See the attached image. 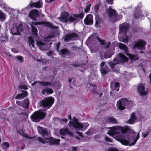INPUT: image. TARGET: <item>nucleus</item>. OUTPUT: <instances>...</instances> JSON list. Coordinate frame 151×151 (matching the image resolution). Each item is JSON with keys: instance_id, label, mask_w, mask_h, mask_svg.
I'll use <instances>...</instances> for the list:
<instances>
[{"instance_id": "1", "label": "nucleus", "mask_w": 151, "mask_h": 151, "mask_svg": "<svg viewBox=\"0 0 151 151\" xmlns=\"http://www.w3.org/2000/svg\"><path fill=\"white\" fill-rule=\"evenodd\" d=\"M109 129V130L107 132V134L112 136L124 145L132 146L134 145L139 138L140 132L136 136L131 134H123L127 132L131 133H135V131L128 126L123 127L120 126H116L110 127Z\"/></svg>"}, {"instance_id": "2", "label": "nucleus", "mask_w": 151, "mask_h": 151, "mask_svg": "<svg viewBox=\"0 0 151 151\" xmlns=\"http://www.w3.org/2000/svg\"><path fill=\"white\" fill-rule=\"evenodd\" d=\"M41 24L47 27H49L51 29H54V30L52 29V30L53 31L52 34L50 35L47 37L44 38V41H49L56 35H58V31L57 29L58 28V27L53 26L51 23L46 22H33L31 24V26L32 30V35L34 36V38L35 39L36 41H37V40L35 39V37H37L38 36L37 34V29L34 27V26Z\"/></svg>"}, {"instance_id": "3", "label": "nucleus", "mask_w": 151, "mask_h": 151, "mask_svg": "<svg viewBox=\"0 0 151 151\" xmlns=\"http://www.w3.org/2000/svg\"><path fill=\"white\" fill-rule=\"evenodd\" d=\"M37 129L39 133L44 138V139L38 138V140L39 142L43 144L49 143L50 144H58L59 143L60 139L50 137V132L49 130L40 126L38 127Z\"/></svg>"}, {"instance_id": "4", "label": "nucleus", "mask_w": 151, "mask_h": 151, "mask_svg": "<svg viewBox=\"0 0 151 151\" xmlns=\"http://www.w3.org/2000/svg\"><path fill=\"white\" fill-rule=\"evenodd\" d=\"M129 28V25L128 24L123 23L120 25L119 32V39L120 41L124 42H128V38L127 37H126L125 38H122V36L126 34L128 29Z\"/></svg>"}, {"instance_id": "5", "label": "nucleus", "mask_w": 151, "mask_h": 151, "mask_svg": "<svg viewBox=\"0 0 151 151\" xmlns=\"http://www.w3.org/2000/svg\"><path fill=\"white\" fill-rule=\"evenodd\" d=\"M88 125V124L87 123H79L78 119L75 117L73 118V122H70L69 124L70 127L73 126L74 128L78 129L81 131L86 129Z\"/></svg>"}, {"instance_id": "6", "label": "nucleus", "mask_w": 151, "mask_h": 151, "mask_svg": "<svg viewBox=\"0 0 151 151\" xmlns=\"http://www.w3.org/2000/svg\"><path fill=\"white\" fill-rule=\"evenodd\" d=\"M46 114L45 111L40 109L34 112L31 116V118L34 122H38L40 119H44Z\"/></svg>"}, {"instance_id": "7", "label": "nucleus", "mask_w": 151, "mask_h": 151, "mask_svg": "<svg viewBox=\"0 0 151 151\" xmlns=\"http://www.w3.org/2000/svg\"><path fill=\"white\" fill-rule=\"evenodd\" d=\"M128 60V58L124 55L120 53L113 60V62H111L109 63V65L111 67L113 68L117 64L123 61H127Z\"/></svg>"}, {"instance_id": "8", "label": "nucleus", "mask_w": 151, "mask_h": 151, "mask_svg": "<svg viewBox=\"0 0 151 151\" xmlns=\"http://www.w3.org/2000/svg\"><path fill=\"white\" fill-rule=\"evenodd\" d=\"M133 102L131 100L129 101L126 98H121L117 102V106L120 110L125 109V106L127 105L131 106Z\"/></svg>"}, {"instance_id": "9", "label": "nucleus", "mask_w": 151, "mask_h": 151, "mask_svg": "<svg viewBox=\"0 0 151 151\" xmlns=\"http://www.w3.org/2000/svg\"><path fill=\"white\" fill-rule=\"evenodd\" d=\"M54 99L53 97L47 98L40 101V105L44 107L50 108L53 104Z\"/></svg>"}, {"instance_id": "10", "label": "nucleus", "mask_w": 151, "mask_h": 151, "mask_svg": "<svg viewBox=\"0 0 151 151\" xmlns=\"http://www.w3.org/2000/svg\"><path fill=\"white\" fill-rule=\"evenodd\" d=\"M118 46L121 49L124 50L127 55L132 60H136L138 59L139 58L137 55H132L128 53L127 47L125 45L122 43H119V44Z\"/></svg>"}, {"instance_id": "11", "label": "nucleus", "mask_w": 151, "mask_h": 151, "mask_svg": "<svg viewBox=\"0 0 151 151\" xmlns=\"http://www.w3.org/2000/svg\"><path fill=\"white\" fill-rule=\"evenodd\" d=\"M146 42L145 41L140 40L134 45V48H136L140 50H143L145 48V45Z\"/></svg>"}, {"instance_id": "12", "label": "nucleus", "mask_w": 151, "mask_h": 151, "mask_svg": "<svg viewBox=\"0 0 151 151\" xmlns=\"http://www.w3.org/2000/svg\"><path fill=\"white\" fill-rule=\"evenodd\" d=\"M106 13L111 19H114L117 16L116 11L111 7L107 9Z\"/></svg>"}, {"instance_id": "13", "label": "nucleus", "mask_w": 151, "mask_h": 151, "mask_svg": "<svg viewBox=\"0 0 151 151\" xmlns=\"http://www.w3.org/2000/svg\"><path fill=\"white\" fill-rule=\"evenodd\" d=\"M138 91L141 95H145L147 93V89L145 88V84H140L138 87Z\"/></svg>"}, {"instance_id": "14", "label": "nucleus", "mask_w": 151, "mask_h": 151, "mask_svg": "<svg viewBox=\"0 0 151 151\" xmlns=\"http://www.w3.org/2000/svg\"><path fill=\"white\" fill-rule=\"evenodd\" d=\"M69 16V13L66 12H64L62 13L60 17L58 18L60 21L66 22H68V17Z\"/></svg>"}, {"instance_id": "15", "label": "nucleus", "mask_w": 151, "mask_h": 151, "mask_svg": "<svg viewBox=\"0 0 151 151\" xmlns=\"http://www.w3.org/2000/svg\"><path fill=\"white\" fill-rule=\"evenodd\" d=\"M20 27H18L16 24H14L10 29L11 32L13 35H19L20 32Z\"/></svg>"}, {"instance_id": "16", "label": "nucleus", "mask_w": 151, "mask_h": 151, "mask_svg": "<svg viewBox=\"0 0 151 151\" xmlns=\"http://www.w3.org/2000/svg\"><path fill=\"white\" fill-rule=\"evenodd\" d=\"M93 15L91 14H89L87 15L84 20L85 24L87 25H92L93 23Z\"/></svg>"}, {"instance_id": "17", "label": "nucleus", "mask_w": 151, "mask_h": 151, "mask_svg": "<svg viewBox=\"0 0 151 151\" xmlns=\"http://www.w3.org/2000/svg\"><path fill=\"white\" fill-rule=\"evenodd\" d=\"M86 86L87 88H89V89L91 90L92 92L94 94H96L99 97H100L101 96L102 94L101 93H98V92H96V91H94L97 88L96 85L89 83Z\"/></svg>"}, {"instance_id": "18", "label": "nucleus", "mask_w": 151, "mask_h": 151, "mask_svg": "<svg viewBox=\"0 0 151 151\" xmlns=\"http://www.w3.org/2000/svg\"><path fill=\"white\" fill-rule=\"evenodd\" d=\"M78 37L76 33H69L65 35L64 39L65 41H68L72 39H74Z\"/></svg>"}, {"instance_id": "19", "label": "nucleus", "mask_w": 151, "mask_h": 151, "mask_svg": "<svg viewBox=\"0 0 151 151\" xmlns=\"http://www.w3.org/2000/svg\"><path fill=\"white\" fill-rule=\"evenodd\" d=\"M59 132L61 135L64 136L68 135L70 137H73V134L70 132L67 129L62 128L60 130Z\"/></svg>"}, {"instance_id": "20", "label": "nucleus", "mask_w": 151, "mask_h": 151, "mask_svg": "<svg viewBox=\"0 0 151 151\" xmlns=\"http://www.w3.org/2000/svg\"><path fill=\"white\" fill-rule=\"evenodd\" d=\"M39 13L37 10L31 11L29 14L30 18L34 20H36L37 17L39 15Z\"/></svg>"}, {"instance_id": "21", "label": "nucleus", "mask_w": 151, "mask_h": 151, "mask_svg": "<svg viewBox=\"0 0 151 151\" xmlns=\"http://www.w3.org/2000/svg\"><path fill=\"white\" fill-rule=\"evenodd\" d=\"M96 35V34H93L92 36V37H94L95 36L96 37V38H95V40L96 41L99 42L101 45H104L106 47V48H108L110 44V42H108L106 43L104 40H101V39L97 37V35Z\"/></svg>"}, {"instance_id": "22", "label": "nucleus", "mask_w": 151, "mask_h": 151, "mask_svg": "<svg viewBox=\"0 0 151 151\" xmlns=\"http://www.w3.org/2000/svg\"><path fill=\"white\" fill-rule=\"evenodd\" d=\"M106 63L103 62L101 64V68L100 71L101 73L103 74H106L108 71V67L106 65Z\"/></svg>"}, {"instance_id": "23", "label": "nucleus", "mask_w": 151, "mask_h": 151, "mask_svg": "<svg viewBox=\"0 0 151 151\" xmlns=\"http://www.w3.org/2000/svg\"><path fill=\"white\" fill-rule=\"evenodd\" d=\"M78 16L76 14H74L71 15L68 18V22L71 23H76L78 22Z\"/></svg>"}, {"instance_id": "24", "label": "nucleus", "mask_w": 151, "mask_h": 151, "mask_svg": "<svg viewBox=\"0 0 151 151\" xmlns=\"http://www.w3.org/2000/svg\"><path fill=\"white\" fill-rule=\"evenodd\" d=\"M31 7H34L37 8H40L42 7L43 4L41 0H39L36 3H32L30 4Z\"/></svg>"}, {"instance_id": "25", "label": "nucleus", "mask_w": 151, "mask_h": 151, "mask_svg": "<svg viewBox=\"0 0 151 151\" xmlns=\"http://www.w3.org/2000/svg\"><path fill=\"white\" fill-rule=\"evenodd\" d=\"M28 95V93L27 91H22V94H17L15 97V98L17 99H22L27 96Z\"/></svg>"}, {"instance_id": "26", "label": "nucleus", "mask_w": 151, "mask_h": 151, "mask_svg": "<svg viewBox=\"0 0 151 151\" xmlns=\"http://www.w3.org/2000/svg\"><path fill=\"white\" fill-rule=\"evenodd\" d=\"M37 46L40 50H43L47 49V45L42 41H38L37 42Z\"/></svg>"}, {"instance_id": "27", "label": "nucleus", "mask_w": 151, "mask_h": 151, "mask_svg": "<svg viewBox=\"0 0 151 151\" xmlns=\"http://www.w3.org/2000/svg\"><path fill=\"white\" fill-rule=\"evenodd\" d=\"M41 93L43 94H45L46 93L47 94H52L53 93V91L52 89L50 88H46L43 89Z\"/></svg>"}, {"instance_id": "28", "label": "nucleus", "mask_w": 151, "mask_h": 151, "mask_svg": "<svg viewBox=\"0 0 151 151\" xmlns=\"http://www.w3.org/2000/svg\"><path fill=\"white\" fill-rule=\"evenodd\" d=\"M136 119V118L135 116L134 113H132L131 115L130 119L128 120L127 123L130 124H133L135 121Z\"/></svg>"}, {"instance_id": "29", "label": "nucleus", "mask_w": 151, "mask_h": 151, "mask_svg": "<svg viewBox=\"0 0 151 151\" xmlns=\"http://www.w3.org/2000/svg\"><path fill=\"white\" fill-rule=\"evenodd\" d=\"M151 132V127L148 128L146 131L143 132L142 133V136L144 138L146 137L149 134L150 132Z\"/></svg>"}, {"instance_id": "30", "label": "nucleus", "mask_w": 151, "mask_h": 151, "mask_svg": "<svg viewBox=\"0 0 151 151\" xmlns=\"http://www.w3.org/2000/svg\"><path fill=\"white\" fill-rule=\"evenodd\" d=\"M28 42L29 43L30 47H34V44L35 41L33 38L31 37H29L28 38Z\"/></svg>"}, {"instance_id": "31", "label": "nucleus", "mask_w": 151, "mask_h": 151, "mask_svg": "<svg viewBox=\"0 0 151 151\" xmlns=\"http://www.w3.org/2000/svg\"><path fill=\"white\" fill-rule=\"evenodd\" d=\"M107 122L113 124H117V121L114 118L112 117H109L107 119Z\"/></svg>"}, {"instance_id": "32", "label": "nucleus", "mask_w": 151, "mask_h": 151, "mask_svg": "<svg viewBox=\"0 0 151 151\" xmlns=\"http://www.w3.org/2000/svg\"><path fill=\"white\" fill-rule=\"evenodd\" d=\"M10 145L8 142H4L1 145L2 148L4 150L8 149Z\"/></svg>"}, {"instance_id": "33", "label": "nucleus", "mask_w": 151, "mask_h": 151, "mask_svg": "<svg viewBox=\"0 0 151 151\" xmlns=\"http://www.w3.org/2000/svg\"><path fill=\"white\" fill-rule=\"evenodd\" d=\"M137 11L138 12L135 14L134 17L136 18H139L142 16L141 11L139 9H138Z\"/></svg>"}, {"instance_id": "34", "label": "nucleus", "mask_w": 151, "mask_h": 151, "mask_svg": "<svg viewBox=\"0 0 151 151\" xmlns=\"http://www.w3.org/2000/svg\"><path fill=\"white\" fill-rule=\"evenodd\" d=\"M6 18V15L2 11H0V19L2 21L4 20Z\"/></svg>"}, {"instance_id": "35", "label": "nucleus", "mask_w": 151, "mask_h": 151, "mask_svg": "<svg viewBox=\"0 0 151 151\" xmlns=\"http://www.w3.org/2000/svg\"><path fill=\"white\" fill-rule=\"evenodd\" d=\"M68 53V51L66 49H62L60 50L59 54L60 55L63 54L67 55Z\"/></svg>"}, {"instance_id": "36", "label": "nucleus", "mask_w": 151, "mask_h": 151, "mask_svg": "<svg viewBox=\"0 0 151 151\" xmlns=\"http://www.w3.org/2000/svg\"><path fill=\"white\" fill-rule=\"evenodd\" d=\"M29 86L27 85H25V84H22L19 86V88L20 89H27L29 88Z\"/></svg>"}, {"instance_id": "37", "label": "nucleus", "mask_w": 151, "mask_h": 151, "mask_svg": "<svg viewBox=\"0 0 151 151\" xmlns=\"http://www.w3.org/2000/svg\"><path fill=\"white\" fill-rule=\"evenodd\" d=\"M114 86L115 88H113V89H114V90H116L117 91L119 90V83L118 82L115 83L114 84Z\"/></svg>"}, {"instance_id": "38", "label": "nucleus", "mask_w": 151, "mask_h": 151, "mask_svg": "<svg viewBox=\"0 0 151 151\" xmlns=\"http://www.w3.org/2000/svg\"><path fill=\"white\" fill-rule=\"evenodd\" d=\"M91 5V4L90 3H88V4H87V6L84 10L85 12L86 13H87L89 11Z\"/></svg>"}, {"instance_id": "39", "label": "nucleus", "mask_w": 151, "mask_h": 151, "mask_svg": "<svg viewBox=\"0 0 151 151\" xmlns=\"http://www.w3.org/2000/svg\"><path fill=\"white\" fill-rule=\"evenodd\" d=\"M94 129H90L88 131L86 132V134L88 135H91L93 134V132Z\"/></svg>"}, {"instance_id": "40", "label": "nucleus", "mask_w": 151, "mask_h": 151, "mask_svg": "<svg viewBox=\"0 0 151 151\" xmlns=\"http://www.w3.org/2000/svg\"><path fill=\"white\" fill-rule=\"evenodd\" d=\"M76 15H78V18H80L81 19H82L84 17V14L83 13H81L80 14H76Z\"/></svg>"}, {"instance_id": "41", "label": "nucleus", "mask_w": 151, "mask_h": 151, "mask_svg": "<svg viewBox=\"0 0 151 151\" xmlns=\"http://www.w3.org/2000/svg\"><path fill=\"white\" fill-rule=\"evenodd\" d=\"M40 84L43 86H47L50 85V83L45 82H41Z\"/></svg>"}, {"instance_id": "42", "label": "nucleus", "mask_w": 151, "mask_h": 151, "mask_svg": "<svg viewBox=\"0 0 151 151\" xmlns=\"http://www.w3.org/2000/svg\"><path fill=\"white\" fill-rule=\"evenodd\" d=\"M99 19L98 17H96V22L95 25L96 26H97V25L99 24Z\"/></svg>"}, {"instance_id": "43", "label": "nucleus", "mask_w": 151, "mask_h": 151, "mask_svg": "<svg viewBox=\"0 0 151 151\" xmlns=\"http://www.w3.org/2000/svg\"><path fill=\"white\" fill-rule=\"evenodd\" d=\"M16 58L19 60L21 62H22L23 60V57L20 56H16Z\"/></svg>"}, {"instance_id": "44", "label": "nucleus", "mask_w": 151, "mask_h": 151, "mask_svg": "<svg viewBox=\"0 0 151 151\" xmlns=\"http://www.w3.org/2000/svg\"><path fill=\"white\" fill-rule=\"evenodd\" d=\"M25 103L26 104V107L27 108L29 106V101L28 99H26L25 101Z\"/></svg>"}, {"instance_id": "45", "label": "nucleus", "mask_w": 151, "mask_h": 151, "mask_svg": "<svg viewBox=\"0 0 151 151\" xmlns=\"http://www.w3.org/2000/svg\"><path fill=\"white\" fill-rule=\"evenodd\" d=\"M105 140L107 142H111L112 141V140L111 138H110L107 136H106L105 137Z\"/></svg>"}, {"instance_id": "46", "label": "nucleus", "mask_w": 151, "mask_h": 151, "mask_svg": "<svg viewBox=\"0 0 151 151\" xmlns=\"http://www.w3.org/2000/svg\"><path fill=\"white\" fill-rule=\"evenodd\" d=\"M108 151H119V150L116 148H111Z\"/></svg>"}, {"instance_id": "47", "label": "nucleus", "mask_w": 151, "mask_h": 151, "mask_svg": "<svg viewBox=\"0 0 151 151\" xmlns=\"http://www.w3.org/2000/svg\"><path fill=\"white\" fill-rule=\"evenodd\" d=\"M18 133L21 135L23 136H24L26 138H29V137L27 136H26L24 134V133L23 132H22V133H21L20 132H18Z\"/></svg>"}, {"instance_id": "48", "label": "nucleus", "mask_w": 151, "mask_h": 151, "mask_svg": "<svg viewBox=\"0 0 151 151\" xmlns=\"http://www.w3.org/2000/svg\"><path fill=\"white\" fill-rule=\"evenodd\" d=\"M60 45V42H58L56 45V49L57 50H58L59 49V46Z\"/></svg>"}, {"instance_id": "49", "label": "nucleus", "mask_w": 151, "mask_h": 151, "mask_svg": "<svg viewBox=\"0 0 151 151\" xmlns=\"http://www.w3.org/2000/svg\"><path fill=\"white\" fill-rule=\"evenodd\" d=\"M61 121L64 122H65V123H66L67 122V119L66 118H64L62 119Z\"/></svg>"}, {"instance_id": "50", "label": "nucleus", "mask_w": 151, "mask_h": 151, "mask_svg": "<svg viewBox=\"0 0 151 151\" xmlns=\"http://www.w3.org/2000/svg\"><path fill=\"white\" fill-rule=\"evenodd\" d=\"M11 50L14 52L17 53V50H16L14 48H12L11 49Z\"/></svg>"}, {"instance_id": "51", "label": "nucleus", "mask_w": 151, "mask_h": 151, "mask_svg": "<svg viewBox=\"0 0 151 151\" xmlns=\"http://www.w3.org/2000/svg\"><path fill=\"white\" fill-rule=\"evenodd\" d=\"M54 0H45L46 2L47 3H50L53 1Z\"/></svg>"}, {"instance_id": "52", "label": "nucleus", "mask_w": 151, "mask_h": 151, "mask_svg": "<svg viewBox=\"0 0 151 151\" xmlns=\"http://www.w3.org/2000/svg\"><path fill=\"white\" fill-rule=\"evenodd\" d=\"M77 149L75 147H72V150L73 151H76Z\"/></svg>"}, {"instance_id": "53", "label": "nucleus", "mask_w": 151, "mask_h": 151, "mask_svg": "<svg viewBox=\"0 0 151 151\" xmlns=\"http://www.w3.org/2000/svg\"><path fill=\"white\" fill-rule=\"evenodd\" d=\"M111 55H109L108 56H106V55L104 56V57L105 58H110L111 57Z\"/></svg>"}, {"instance_id": "54", "label": "nucleus", "mask_w": 151, "mask_h": 151, "mask_svg": "<svg viewBox=\"0 0 151 151\" xmlns=\"http://www.w3.org/2000/svg\"><path fill=\"white\" fill-rule=\"evenodd\" d=\"M77 133L80 136H81V137H82V134L80 132H77Z\"/></svg>"}, {"instance_id": "55", "label": "nucleus", "mask_w": 151, "mask_h": 151, "mask_svg": "<svg viewBox=\"0 0 151 151\" xmlns=\"http://www.w3.org/2000/svg\"><path fill=\"white\" fill-rule=\"evenodd\" d=\"M20 102L18 101H16V103L17 105H19L20 104Z\"/></svg>"}, {"instance_id": "56", "label": "nucleus", "mask_w": 151, "mask_h": 151, "mask_svg": "<svg viewBox=\"0 0 151 151\" xmlns=\"http://www.w3.org/2000/svg\"><path fill=\"white\" fill-rule=\"evenodd\" d=\"M68 118L69 119H71V115L70 114V115H69L68 116Z\"/></svg>"}, {"instance_id": "57", "label": "nucleus", "mask_w": 151, "mask_h": 151, "mask_svg": "<svg viewBox=\"0 0 151 151\" xmlns=\"http://www.w3.org/2000/svg\"><path fill=\"white\" fill-rule=\"evenodd\" d=\"M71 81H72V79H70V78H69V80H68L69 82L70 83L71 82Z\"/></svg>"}, {"instance_id": "58", "label": "nucleus", "mask_w": 151, "mask_h": 151, "mask_svg": "<svg viewBox=\"0 0 151 151\" xmlns=\"http://www.w3.org/2000/svg\"><path fill=\"white\" fill-rule=\"evenodd\" d=\"M149 78H150V81H151V73L150 74V75L149 76Z\"/></svg>"}, {"instance_id": "59", "label": "nucleus", "mask_w": 151, "mask_h": 151, "mask_svg": "<svg viewBox=\"0 0 151 151\" xmlns=\"http://www.w3.org/2000/svg\"><path fill=\"white\" fill-rule=\"evenodd\" d=\"M52 53V52H50L49 53V54H48V55H50Z\"/></svg>"}, {"instance_id": "60", "label": "nucleus", "mask_w": 151, "mask_h": 151, "mask_svg": "<svg viewBox=\"0 0 151 151\" xmlns=\"http://www.w3.org/2000/svg\"><path fill=\"white\" fill-rule=\"evenodd\" d=\"M68 1H69V2H70L72 0H68Z\"/></svg>"}, {"instance_id": "61", "label": "nucleus", "mask_w": 151, "mask_h": 151, "mask_svg": "<svg viewBox=\"0 0 151 151\" xmlns=\"http://www.w3.org/2000/svg\"><path fill=\"white\" fill-rule=\"evenodd\" d=\"M37 61H41V60H39V59L38 60H37Z\"/></svg>"}, {"instance_id": "62", "label": "nucleus", "mask_w": 151, "mask_h": 151, "mask_svg": "<svg viewBox=\"0 0 151 151\" xmlns=\"http://www.w3.org/2000/svg\"><path fill=\"white\" fill-rule=\"evenodd\" d=\"M114 70V71H117V70ZM117 71H118V70H117Z\"/></svg>"}, {"instance_id": "63", "label": "nucleus", "mask_w": 151, "mask_h": 151, "mask_svg": "<svg viewBox=\"0 0 151 151\" xmlns=\"http://www.w3.org/2000/svg\"><path fill=\"white\" fill-rule=\"evenodd\" d=\"M40 15H42V16H43V14H40Z\"/></svg>"}, {"instance_id": "64", "label": "nucleus", "mask_w": 151, "mask_h": 151, "mask_svg": "<svg viewBox=\"0 0 151 151\" xmlns=\"http://www.w3.org/2000/svg\"><path fill=\"white\" fill-rule=\"evenodd\" d=\"M61 138H63V137H62Z\"/></svg>"}]
</instances>
